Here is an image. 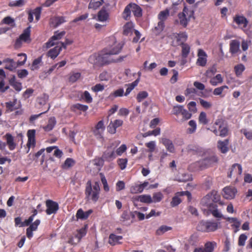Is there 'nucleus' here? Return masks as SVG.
Segmentation results:
<instances>
[{"instance_id": "nucleus-30", "label": "nucleus", "mask_w": 252, "mask_h": 252, "mask_svg": "<svg viewBox=\"0 0 252 252\" xmlns=\"http://www.w3.org/2000/svg\"><path fill=\"white\" fill-rule=\"evenodd\" d=\"M92 213L93 210L92 209L84 212L82 209H79L77 211L76 217L78 219L86 220Z\"/></svg>"}, {"instance_id": "nucleus-18", "label": "nucleus", "mask_w": 252, "mask_h": 252, "mask_svg": "<svg viewBox=\"0 0 252 252\" xmlns=\"http://www.w3.org/2000/svg\"><path fill=\"white\" fill-rule=\"evenodd\" d=\"M131 201L135 206H137L136 202L138 201L146 203H151L153 202L152 198L151 196L146 194L133 196L131 198Z\"/></svg>"}, {"instance_id": "nucleus-20", "label": "nucleus", "mask_w": 252, "mask_h": 252, "mask_svg": "<svg viewBox=\"0 0 252 252\" xmlns=\"http://www.w3.org/2000/svg\"><path fill=\"white\" fill-rule=\"evenodd\" d=\"M173 37L176 39V46H180L185 43L188 39V35L185 32L173 33Z\"/></svg>"}, {"instance_id": "nucleus-31", "label": "nucleus", "mask_w": 252, "mask_h": 252, "mask_svg": "<svg viewBox=\"0 0 252 252\" xmlns=\"http://www.w3.org/2000/svg\"><path fill=\"white\" fill-rule=\"evenodd\" d=\"M62 47L60 45H57L54 48L50 49L47 54L48 57L52 59H55L62 51Z\"/></svg>"}, {"instance_id": "nucleus-27", "label": "nucleus", "mask_w": 252, "mask_h": 252, "mask_svg": "<svg viewBox=\"0 0 252 252\" xmlns=\"http://www.w3.org/2000/svg\"><path fill=\"white\" fill-rule=\"evenodd\" d=\"M161 142L165 147L167 151L171 153L175 152V148L172 141L169 139L163 138L161 139Z\"/></svg>"}, {"instance_id": "nucleus-21", "label": "nucleus", "mask_w": 252, "mask_h": 252, "mask_svg": "<svg viewBox=\"0 0 252 252\" xmlns=\"http://www.w3.org/2000/svg\"><path fill=\"white\" fill-rule=\"evenodd\" d=\"M242 172V168L240 164L238 163L234 164L228 173V177L231 178L232 176H236L237 175H240Z\"/></svg>"}, {"instance_id": "nucleus-22", "label": "nucleus", "mask_w": 252, "mask_h": 252, "mask_svg": "<svg viewBox=\"0 0 252 252\" xmlns=\"http://www.w3.org/2000/svg\"><path fill=\"white\" fill-rule=\"evenodd\" d=\"M102 157L105 161H111L116 158V156L114 150L107 149L103 152Z\"/></svg>"}, {"instance_id": "nucleus-35", "label": "nucleus", "mask_w": 252, "mask_h": 252, "mask_svg": "<svg viewBox=\"0 0 252 252\" xmlns=\"http://www.w3.org/2000/svg\"><path fill=\"white\" fill-rule=\"evenodd\" d=\"M109 17V14L104 8H102L97 14V19L99 21H106Z\"/></svg>"}, {"instance_id": "nucleus-26", "label": "nucleus", "mask_w": 252, "mask_h": 252, "mask_svg": "<svg viewBox=\"0 0 252 252\" xmlns=\"http://www.w3.org/2000/svg\"><path fill=\"white\" fill-rule=\"evenodd\" d=\"M123 236H118L113 233L109 235L108 238V243L111 246H115L116 245L121 244L120 240L123 239Z\"/></svg>"}, {"instance_id": "nucleus-54", "label": "nucleus", "mask_w": 252, "mask_h": 252, "mask_svg": "<svg viewBox=\"0 0 252 252\" xmlns=\"http://www.w3.org/2000/svg\"><path fill=\"white\" fill-rule=\"evenodd\" d=\"M143 190L142 189V187H140V184L135 185L132 186L130 188V192L132 194H136L138 193H141Z\"/></svg>"}, {"instance_id": "nucleus-29", "label": "nucleus", "mask_w": 252, "mask_h": 252, "mask_svg": "<svg viewBox=\"0 0 252 252\" xmlns=\"http://www.w3.org/2000/svg\"><path fill=\"white\" fill-rule=\"evenodd\" d=\"M31 27H29L25 29L23 33L19 36V38L24 42L30 43L31 41Z\"/></svg>"}, {"instance_id": "nucleus-8", "label": "nucleus", "mask_w": 252, "mask_h": 252, "mask_svg": "<svg viewBox=\"0 0 252 252\" xmlns=\"http://www.w3.org/2000/svg\"><path fill=\"white\" fill-rule=\"evenodd\" d=\"M193 14V11L189 10L186 6L184 7L183 12L178 14L180 24L184 27H187L188 22Z\"/></svg>"}, {"instance_id": "nucleus-52", "label": "nucleus", "mask_w": 252, "mask_h": 252, "mask_svg": "<svg viewBox=\"0 0 252 252\" xmlns=\"http://www.w3.org/2000/svg\"><path fill=\"white\" fill-rule=\"evenodd\" d=\"M41 56L34 60L31 67V70H34L38 69L39 68V64L41 63Z\"/></svg>"}, {"instance_id": "nucleus-51", "label": "nucleus", "mask_w": 252, "mask_h": 252, "mask_svg": "<svg viewBox=\"0 0 252 252\" xmlns=\"http://www.w3.org/2000/svg\"><path fill=\"white\" fill-rule=\"evenodd\" d=\"M17 102V100L15 99L13 101H8L6 102L5 103V106L6 108L10 112H12L14 110L18 109V107H15L14 106L15 105L16 103Z\"/></svg>"}, {"instance_id": "nucleus-43", "label": "nucleus", "mask_w": 252, "mask_h": 252, "mask_svg": "<svg viewBox=\"0 0 252 252\" xmlns=\"http://www.w3.org/2000/svg\"><path fill=\"white\" fill-rule=\"evenodd\" d=\"M139 82V79H136L134 82L130 84H126V86H127V88L126 90V93L125 94V95L126 96L131 92V91L134 89V88L137 86Z\"/></svg>"}, {"instance_id": "nucleus-6", "label": "nucleus", "mask_w": 252, "mask_h": 252, "mask_svg": "<svg viewBox=\"0 0 252 252\" xmlns=\"http://www.w3.org/2000/svg\"><path fill=\"white\" fill-rule=\"evenodd\" d=\"M18 56H21L24 59L23 60L18 61L15 63L13 59L6 58L3 60V63H5V68L10 71H12L19 66L23 65L25 64L27 60V55L25 53H20L18 55Z\"/></svg>"}, {"instance_id": "nucleus-10", "label": "nucleus", "mask_w": 252, "mask_h": 252, "mask_svg": "<svg viewBox=\"0 0 252 252\" xmlns=\"http://www.w3.org/2000/svg\"><path fill=\"white\" fill-rule=\"evenodd\" d=\"M46 206L47 207L46 213L48 215L56 214L59 209L58 203L50 199L46 201Z\"/></svg>"}, {"instance_id": "nucleus-47", "label": "nucleus", "mask_w": 252, "mask_h": 252, "mask_svg": "<svg viewBox=\"0 0 252 252\" xmlns=\"http://www.w3.org/2000/svg\"><path fill=\"white\" fill-rule=\"evenodd\" d=\"M198 121L200 124L203 125H206L208 123L209 120L207 118V115L205 112H201L200 113L198 117Z\"/></svg>"}, {"instance_id": "nucleus-58", "label": "nucleus", "mask_w": 252, "mask_h": 252, "mask_svg": "<svg viewBox=\"0 0 252 252\" xmlns=\"http://www.w3.org/2000/svg\"><path fill=\"white\" fill-rule=\"evenodd\" d=\"M163 197V194L160 192L155 193L153 195V202L155 203L159 202L162 199Z\"/></svg>"}, {"instance_id": "nucleus-50", "label": "nucleus", "mask_w": 252, "mask_h": 252, "mask_svg": "<svg viewBox=\"0 0 252 252\" xmlns=\"http://www.w3.org/2000/svg\"><path fill=\"white\" fill-rule=\"evenodd\" d=\"M65 22V18L63 16L55 17L53 20L52 23L54 24L55 27H58L61 24Z\"/></svg>"}, {"instance_id": "nucleus-40", "label": "nucleus", "mask_w": 252, "mask_h": 252, "mask_svg": "<svg viewBox=\"0 0 252 252\" xmlns=\"http://www.w3.org/2000/svg\"><path fill=\"white\" fill-rule=\"evenodd\" d=\"M182 47V51H181V55L182 57L186 59L188 56L190 51V46L187 43H184L182 45H180Z\"/></svg>"}, {"instance_id": "nucleus-14", "label": "nucleus", "mask_w": 252, "mask_h": 252, "mask_svg": "<svg viewBox=\"0 0 252 252\" xmlns=\"http://www.w3.org/2000/svg\"><path fill=\"white\" fill-rule=\"evenodd\" d=\"M105 126L103 120L99 121L94 127L92 128L94 134L97 138H102Z\"/></svg>"}, {"instance_id": "nucleus-56", "label": "nucleus", "mask_w": 252, "mask_h": 252, "mask_svg": "<svg viewBox=\"0 0 252 252\" xmlns=\"http://www.w3.org/2000/svg\"><path fill=\"white\" fill-rule=\"evenodd\" d=\"M182 110L183 111H182L181 114V115H182L183 117L182 119H181L182 122L187 121L191 117L192 114L189 112L186 109L184 108L183 110Z\"/></svg>"}, {"instance_id": "nucleus-9", "label": "nucleus", "mask_w": 252, "mask_h": 252, "mask_svg": "<svg viewBox=\"0 0 252 252\" xmlns=\"http://www.w3.org/2000/svg\"><path fill=\"white\" fill-rule=\"evenodd\" d=\"M184 195H187L188 198L191 197V193L188 191L177 192L172 198L170 206L172 207H175L179 205L182 201L181 197Z\"/></svg>"}, {"instance_id": "nucleus-7", "label": "nucleus", "mask_w": 252, "mask_h": 252, "mask_svg": "<svg viewBox=\"0 0 252 252\" xmlns=\"http://www.w3.org/2000/svg\"><path fill=\"white\" fill-rule=\"evenodd\" d=\"M112 44H109L107 47L104 48V51L107 52L108 54L112 56V55L119 54L124 46V44L121 42H118L115 37H112Z\"/></svg>"}, {"instance_id": "nucleus-57", "label": "nucleus", "mask_w": 252, "mask_h": 252, "mask_svg": "<svg viewBox=\"0 0 252 252\" xmlns=\"http://www.w3.org/2000/svg\"><path fill=\"white\" fill-rule=\"evenodd\" d=\"M100 6V3L99 2L97 1H95L94 0H91L88 5V8L96 10Z\"/></svg>"}, {"instance_id": "nucleus-28", "label": "nucleus", "mask_w": 252, "mask_h": 252, "mask_svg": "<svg viewBox=\"0 0 252 252\" xmlns=\"http://www.w3.org/2000/svg\"><path fill=\"white\" fill-rule=\"evenodd\" d=\"M4 137L6 140V144L9 149L11 151L14 150L16 147V144L14 142L13 136L10 133H7L4 135Z\"/></svg>"}, {"instance_id": "nucleus-55", "label": "nucleus", "mask_w": 252, "mask_h": 252, "mask_svg": "<svg viewBox=\"0 0 252 252\" xmlns=\"http://www.w3.org/2000/svg\"><path fill=\"white\" fill-rule=\"evenodd\" d=\"M171 229L172 228L171 227L167 226L166 225H161L156 231V234L158 235H161L168 230H171Z\"/></svg>"}, {"instance_id": "nucleus-61", "label": "nucleus", "mask_w": 252, "mask_h": 252, "mask_svg": "<svg viewBox=\"0 0 252 252\" xmlns=\"http://www.w3.org/2000/svg\"><path fill=\"white\" fill-rule=\"evenodd\" d=\"M184 107L181 105L174 106L173 108L172 113L176 116L181 115L182 111L183 110Z\"/></svg>"}, {"instance_id": "nucleus-36", "label": "nucleus", "mask_w": 252, "mask_h": 252, "mask_svg": "<svg viewBox=\"0 0 252 252\" xmlns=\"http://www.w3.org/2000/svg\"><path fill=\"white\" fill-rule=\"evenodd\" d=\"M80 100H83L87 103H91L93 102V98L90 93L85 91L80 94Z\"/></svg>"}, {"instance_id": "nucleus-24", "label": "nucleus", "mask_w": 252, "mask_h": 252, "mask_svg": "<svg viewBox=\"0 0 252 252\" xmlns=\"http://www.w3.org/2000/svg\"><path fill=\"white\" fill-rule=\"evenodd\" d=\"M228 144V139H226L224 141L219 140L218 141L217 147L221 153L225 154L229 150Z\"/></svg>"}, {"instance_id": "nucleus-39", "label": "nucleus", "mask_w": 252, "mask_h": 252, "mask_svg": "<svg viewBox=\"0 0 252 252\" xmlns=\"http://www.w3.org/2000/svg\"><path fill=\"white\" fill-rule=\"evenodd\" d=\"M164 27V23L158 22L157 26H155L154 28L152 29V32L155 35H158L163 30Z\"/></svg>"}, {"instance_id": "nucleus-60", "label": "nucleus", "mask_w": 252, "mask_h": 252, "mask_svg": "<svg viewBox=\"0 0 252 252\" xmlns=\"http://www.w3.org/2000/svg\"><path fill=\"white\" fill-rule=\"evenodd\" d=\"M247 238L248 237L245 234H241L238 238V246L241 247L245 246Z\"/></svg>"}, {"instance_id": "nucleus-49", "label": "nucleus", "mask_w": 252, "mask_h": 252, "mask_svg": "<svg viewBox=\"0 0 252 252\" xmlns=\"http://www.w3.org/2000/svg\"><path fill=\"white\" fill-rule=\"evenodd\" d=\"M124 94V89L122 88H120L111 93L109 97L111 98H113L117 97L122 96H123Z\"/></svg>"}, {"instance_id": "nucleus-2", "label": "nucleus", "mask_w": 252, "mask_h": 252, "mask_svg": "<svg viewBox=\"0 0 252 252\" xmlns=\"http://www.w3.org/2000/svg\"><path fill=\"white\" fill-rule=\"evenodd\" d=\"M126 56L120 57L115 59L110 56L104 49L100 52L94 54L89 57V62L96 66H102L112 63H118L122 61Z\"/></svg>"}, {"instance_id": "nucleus-4", "label": "nucleus", "mask_w": 252, "mask_h": 252, "mask_svg": "<svg viewBox=\"0 0 252 252\" xmlns=\"http://www.w3.org/2000/svg\"><path fill=\"white\" fill-rule=\"evenodd\" d=\"M210 130L216 136H220L221 137L227 136L229 133L227 124L222 118H218L215 121Z\"/></svg>"}, {"instance_id": "nucleus-45", "label": "nucleus", "mask_w": 252, "mask_h": 252, "mask_svg": "<svg viewBox=\"0 0 252 252\" xmlns=\"http://www.w3.org/2000/svg\"><path fill=\"white\" fill-rule=\"evenodd\" d=\"M10 84L13 88L17 92H20L22 89V84L20 82L15 81V78H12L10 80Z\"/></svg>"}, {"instance_id": "nucleus-23", "label": "nucleus", "mask_w": 252, "mask_h": 252, "mask_svg": "<svg viewBox=\"0 0 252 252\" xmlns=\"http://www.w3.org/2000/svg\"><path fill=\"white\" fill-rule=\"evenodd\" d=\"M134 25L132 22L126 23L123 26V33L125 36L132 35L134 30Z\"/></svg>"}, {"instance_id": "nucleus-59", "label": "nucleus", "mask_w": 252, "mask_h": 252, "mask_svg": "<svg viewBox=\"0 0 252 252\" xmlns=\"http://www.w3.org/2000/svg\"><path fill=\"white\" fill-rule=\"evenodd\" d=\"M81 75V73L79 72L73 73L69 77V81L72 83H74L80 78Z\"/></svg>"}, {"instance_id": "nucleus-19", "label": "nucleus", "mask_w": 252, "mask_h": 252, "mask_svg": "<svg viewBox=\"0 0 252 252\" xmlns=\"http://www.w3.org/2000/svg\"><path fill=\"white\" fill-rule=\"evenodd\" d=\"M198 59L196 64L201 66H204L207 63V55L206 52L201 49H199L197 52Z\"/></svg>"}, {"instance_id": "nucleus-32", "label": "nucleus", "mask_w": 252, "mask_h": 252, "mask_svg": "<svg viewBox=\"0 0 252 252\" xmlns=\"http://www.w3.org/2000/svg\"><path fill=\"white\" fill-rule=\"evenodd\" d=\"M233 21L238 25H242L244 28L247 27L248 21L243 16L236 15L233 19Z\"/></svg>"}, {"instance_id": "nucleus-15", "label": "nucleus", "mask_w": 252, "mask_h": 252, "mask_svg": "<svg viewBox=\"0 0 252 252\" xmlns=\"http://www.w3.org/2000/svg\"><path fill=\"white\" fill-rule=\"evenodd\" d=\"M123 121L120 119H116L113 121H110L107 126L108 132L112 134H115L117 131V128L123 125Z\"/></svg>"}, {"instance_id": "nucleus-44", "label": "nucleus", "mask_w": 252, "mask_h": 252, "mask_svg": "<svg viewBox=\"0 0 252 252\" xmlns=\"http://www.w3.org/2000/svg\"><path fill=\"white\" fill-rule=\"evenodd\" d=\"M245 69V67L244 65L242 63H239L235 65L234 67L235 73L237 77L240 76Z\"/></svg>"}, {"instance_id": "nucleus-17", "label": "nucleus", "mask_w": 252, "mask_h": 252, "mask_svg": "<svg viewBox=\"0 0 252 252\" xmlns=\"http://www.w3.org/2000/svg\"><path fill=\"white\" fill-rule=\"evenodd\" d=\"M223 197L227 199H232L235 196L237 190L234 187L227 186L223 189Z\"/></svg>"}, {"instance_id": "nucleus-46", "label": "nucleus", "mask_w": 252, "mask_h": 252, "mask_svg": "<svg viewBox=\"0 0 252 252\" xmlns=\"http://www.w3.org/2000/svg\"><path fill=\"white\" fill-rule=\"evenodd\" d=\"M131 10V3L128 4L125 8L123 12V18L127 20L130 17Z\"/></svg>"}, {"instance_id": "nucleus-48", "label": "nucleus", "mask_w": 252, "mask_h": 252, "mask_svg": "<svg viewBox=\"0 0 252 252\" xmlns=\"http://www.w3.org/2000/svg\"><path fill=\"white\" fill-rule=\"evenodd\" d=\"M169 15V11L167 9L160 12L158 15V18L159 20V22L164 23V21L167 19Z\"/></svg>"}, {"instance_id": "nucleus-63", "label": "nucleus", "mask_w": 252, "mask_h": 252, "mask_svg": "<svg viewBox=\"0 0 252 252\" xmlns=\"http://www.w3.org/2000/svg\"><path fill=\"white\" fill-rule=\"evenodd\" d=\"M160 133V128L159 127H157L156 129L148 131V132L145 133V136H148L151 135H154L155 136L159 135Z\"/></svg>"}, {"instance_id": "nucleus-62", "label": "nucleus", "mask_w": 252, "mask_h": 252, "mask_svg": "<svg viewBox=\"0 0 252 252\" xmlns=\"http://www.w3.org/2000/svg\"><path fill=\"white\" fill-rule=\"evenodd\" d=\"M148 96V93L146 91L140 92L137 95L136 99L138 102H141Z\"/></svg>"}, {"instance_id": "nucleus-25", "label": "nucleus", "mask_w": 252, "mask_h": 252, "mask_svg": "<svg viewBox=\"0 0 252 252\" xmlns=\"http://www.w3.org/2000/svg\"><path fill=\"white\" fill-rule=\"evenodd\" d=\"M229 46V52L232 55L235 54L240 51V42L237 40H231Z\"/></svg>"}, {"instance_id": "nucleus-1", "label": "nucleus", "mask_w": 252, "mask_h": 252, "mask_svg": "<svg viewBox=\"0 0 252 252\" xmlns=\"http://www.w3.org/2000/svg\"><path fill=\"white\" fill-rule=\"evenodd\" d=\"M221 197L218 192L215 190H212L205 196L201 201L202 206L206 207L210 213L216 218H224L223 215L218 209V203L220 206L224 205L221 201Z\"/></svg>"}, {"instance_id": "nucleus-12", "label": "nucleus", "mask_w": 252, "mask_h": 252, "mask_svg": "<svg viewBox=\"0 0 252 252\" xmlns=\"http://www.w3.org/2000/svg\"><path fill=\"white\" fill-rule=\"evenodd\" d=\"M217 246V244L216 242L208 241L205 244L204 249L196 248L194 250L193 252H213Z\"/></svg>"}, {"instance_id": "nucleus-11", "label": "nucleus", "mask_w": 252, "mask_h": 252, "mask_svg": "<svg viewBox=\"0 0 252 252\" xmlns=\"http://www.w3.org/2000/svg\"><path fill=\"white\" fill-rule=\"evenodd\" d=\"M65 34V32L64 31L61 32H55L54 35L52 36L45 43L46 48H50L56 44L57 43L56 41L62 39Z\"/></svg>"}, {"instance_id": "nucleus-3", "label": "nucleus", "mask_w": 252, "mask_h": 252, "mask_svg": "<svg viewBox=\"0 0 252 252\" xmlns=\"http://www.w3.org/2000/svg\"><path fill=\"white\" fill-rule=\"evenodd\" d=\"M100 190L99 185L97 182H95L94 185L92 186L91 181H88L85 190V199L87 201L91 200L96 203L99 198Z\"/></svg>"}, {"instance_id": "nucleus-41", "label": "nucleus", "mask_w": 252, "mask_h": 252, "mask_svg": "<svg viewBox=\"0 0 252 252\" xmlns=\"http://www.w3.org/2000/svg\"><path fill=\"white\" fill-rule=\"evenodd\" d=\"M223 82V78L220 74H218L216 76L212 78L210 81V84L213 86H217Z\"/></svg>"}, {"instance_id": "nucleus-5", "label": "nucleus", "mask_w": 252, "mask_h": 252, "mask_svg": "<svg viewBox=\"0 0 252 252\" xmlns=\"http://www.w3.org/2000/svg\"><path fill=\"white\" fill-rule=\"evenodd\" d=\"M220 223L214 220H202L197 226V229L202 232H215L218 229Z\"/></svg>"}, {"instance_id": "nucleus-38", "label": "nucleus", "mask_w": 252, "mask_h": 252, "mask_svg": "<svg viewBox=\"0 0 252 252\" xmlns=\"http://www.w3.org/2000/svg\"><path fill=\"white\" fill-rule=\"evenodd\" d=\"M56 124V120L55 117H51L48 122L47 125L43 127L46 131H50L53 129Z\"/></svg>"}, {"instance_id": "nucleus-42", "label": "nucleus", "mask_w": 252, "mask_h": 252, "mask_svg": "<svg viewBox=\"0 0 252 252\" xmlns=\"http://www.w3.org/2000/svg\"><path fill=\"white\" fill-rule=\"evenodd\" d=\"M189 127L187 129L188 134H192L196 131L197 128L196 123L194 120H190L189 122Z\"/></svg>"}, {"instance_id": "nucleus-37", "label": "nucleus", "mask_w": 252, "mask_h": 252, "mask_svg": "<svg viewBox=\"0 0 252 252\" xmlns=\"http://www.w3.org/2000/svg\"><path fill=\"white\" fill-rule=\"evenodd\" d=\"M76 163V161L72 158H68L62 164V167L64 169H67L73 167Z\"/></svg>"}, {"instance_id": "nucleus-64", "label": "nucleus", "mask_w": 252, "mask_h": 252, "mask_svg": "<svg viewBox=\"0 0 252 252\" xmlns=\"http://www.w3.org/2000/svg\"><path fill=\"white\" fill-rule=\"evenodd\" d=\"M241 132L243 133L246 137L249 139H252V130H248L247 129H242L241 130Z\"/></svg>"}, {"instance_id": "nucleus-34", "label": "nucleus", "mask_w": 252, "mask_h": 252, "mask_svg": "<svg viewBox=\"0 0 252 252\" xmlns=\"http://www.w3.org/2000/svg\"><path fill=\"white\" fill-rule=\"evenodd\" d=\"M131 11L135 17L139 18L142 16V8L135 3H131Z\"/></svg>"}, {"instance_id": "nucleus-53", "label": "nucleus", "mask_w": 252, "mask_h": 252, "mask_svg": "<svg viewBox=\"0 0 252 252\" xmlns=\"http://www.w3.org/2000/svg\"><path fill=\"white\" fill-rule=\"evenodd\" d=\"M72 107L73 109H77L82 112H86L89 108L88 106L80 103L75 104L72 106Z\"/></svg>"}, {"instance_id": "nucleus-16", "label": "nucleus", "mask_w": 252, "mask_h": 252, "mask_svg": "<svg viewBox=\"0 0 252 252\" xmlns=\"http://www.w3.org/2000/svg\"><path fill=\"white\" fill-rule=\"evenodd\" d=\"M42 11L41 7H37L33 10H30L28 12V20L30 23H32L33 21V15L35 17V20L37 22L39 20Z\"/></svg>"}, {"instance_id": "nucleus-33", "label": "nucleus", "mask_w": 252, "mask_h": 252, "mask_svg": "<svg viewBox=\"0 0 252 252\" xmlns=\"http://www.w3.org/2000/svg\"><path fill=\"white\" fill-rule=\"evenodd\" d=\"M192 177L191 175L188 173H181L178 175L175 180L179 182H186L191 181Z\"/></svg>"}, {"instance_id": "nucleus-13", "label": "nucleus", "mask_w": 252, "mask_h": 252, "mask_svg": "<svg viewBox=\"0 0 252 252\" xmlns=\"http://www.w3.org/2000/svg\"><path fill=\"white\" fill-rule=\"evenodd\" d=\"M35 129H29L27 132L28 142L27 146L28 150L27 153H28L31 148H34L35 146Z\"/></svg>"}]
</instances>
